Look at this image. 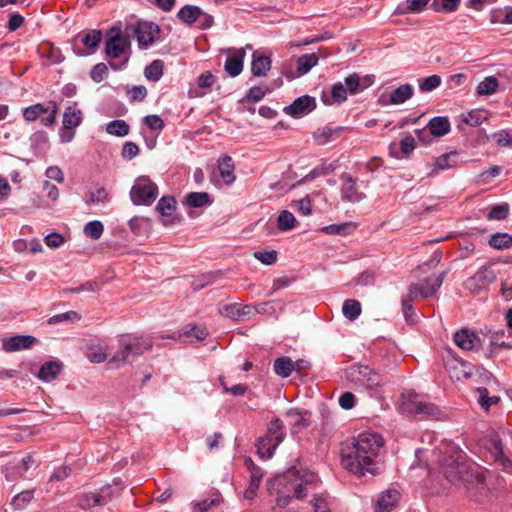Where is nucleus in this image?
I'll use <instances>...</instances> for the list:
<instances>
[{
    "label": "nucleus",
    "mask_w": 512,
    "mask_h": 512,
    "mask_svg": "<svg viewBox=\"0 0 512 512\" xmlns=\"http://www.w3.org/2000/svg\"><path fill=\"white\" fill-rule=\"evenodd\" d=\"M383 446V437L372 432H363L357 437L347 439L341 445L342 466L359 477L366 473L376 475Z\"/></svg>",
    "instance_id": "nucleus-1"
},
{
    "label": "nucleus",
    "mask_w": 512,
    "mask_h": 512,
    "mask_svg": "<svg viewBox=\"0 0 512 512\" xmlns=\"http://www.w3.org/2000/svg\"><path fill=\"white\" fill-rule=\"evenodd\" d=\"M317 481V475L310 471L298 470L295 467L288 469L286 473L277 476L274 480L275 485L281 487L277 492V506L284 508L292 499H303L310 489L316 487Z\"/></svg>",
    "instance_id": "nucleus-2"
},
{
    "label": "nucleus",
    "mask_w": 512,
    "mask_h": 512,
    "mask_svg": "<svg viewBox=\"0 0 512 512\" xmlns=\"http://www.w3.org/2000/svg\"><path fill=\"white\" fill-rule=\"evenodd\" d=\"M119 350L112 356L110 363H131L133 359L153 346L150 337L134 336L131 334H123L118 339Z\"/></svg>",
    "instance_id": "nucleus-3"
},
{
    "label": "nucleus",
    "mask_w": 512,
    "mask_h": 512,
    "mask_svg": "<svg viewBox=\"0 0 512 512\" xmlns=\"http://www.w3.org/2000/svg\"><path fill=\"white\" fill-rule=\"evenodd\" d=\"M444 474L451 483H463L468 490L475 488L479 490L480 493L486 490L483 475L478 472H474L465 462L458 460L451 461L444 468Z\"/></svg>",
    "instance_id": "nucleus-4"
},
{
    "label": "nucleus",
    "mask_w": 512,
    "mask_h": 512,
    "mask_svg": "<svg viewBox=\"0 0 512 512\" xmlns=\"http://www.w3.org/2000/svg\"><path fill=\"white\" fill-rule=\"evenodd\" d=\"M399 411L402 414L419 415L420 419L439 420L442 411L433 403L423 401L414 393H403L400 397Z\"/></svg>",
    "instance_id": "nucleus-5"
},
{
    "label": "nucleus",
    "mask_w": 512,
    "mask_h": 512,
    "mask_svg": "<svg viewBox=\"0 0 512 512\" xmlns=\"http://www.w3.org/2000/svg\"><path fill=\"white\" fill-rule=\"evenodd\" d=\"M285 426L281 419H273L267 428L264 436L260 437L257 443V451L261 457L271 458L277 446L283 441Z\"/></svg>",
    "instance_id": "nucleus-6"
},
{
    "label": "nucleus",
    "mask_w": 512,
    "mask_h": 512,
    "mask_svg": "<svg viewBox=\"0 0 512 512\" xmlns=\"http://www.w3.org/2000/svg\"><path fill=\"white\" fill-rule=\"evenodd\" d=\"M114 491L110 485L96 491L81 492L74 496L73 501L82 510H90L97 506L107 505L113 498Z\"/></svg>",
    "instance_id": "nucleus-7"
},
{
    "label": "nucleus",
    "mask_w": 512,
    "mask_h": 512,
    "mask_svg": "<svg viewBox=\"0 0 512 512\" xmlns=\"http://www.w3.org/2000/svg\"><path fill=\"white\" fill-rule=\"evenodd\" d=\"M346 377L349 381L373 389L383 384V377L376 370L367 365H353L346 370Z\"/></svg>",
    "instance_id": "nucleus-8"
},
{
    "label": "nucleus",
    "mask_w": 512,
    "mask_h": 512,
    "mask_svg": "<svg viewBox=\"0 0 512 512\" xmlns=\"http://www.w3.org/2000/svg\"><path fill=\"white\" fill-rule=\"evenodd\" d=\"M158 196L157 185L149 177H138L130 191V198L134 205H151Z\"/></svg>",
    "instance_id": "nucleus-9"
},
{
    "label": "nucleus",
    "mask_w": 512,
    "mask_h": 512,
    "mask_svg": "<svg viewBox=\"0 0 512 512\" xmlns=\"http://www.w3.org/2000/svg\"><path fill=\"white\" fill-rule=\"evenodd\" d=\"M43 114L47 116L41 118V123L49 127L56 122L58 114V105L55 101H48L46 104L36 103L23 109L22 115L27 122L37 120Z\"/></svg>",
    "instance_id": "nucleus-10"
},
{
    "label": "nucleus",
    "mask_w": 512,
    "mask_h": 512,
    "mask_svg": "<svg viewBox=\"0 0 512 512\" xmlns=\"http://www.w3.org/2000/svg\"><path fill=\"white\" fill-rule=\"evenodd\" d=\"M130 48L129 40L122 35L121 29L112 27L106 33L105 53L107 57L115 59Z\"/></svg>",
    "instance_id": "nucleus-11"
},
{
    "label": "nucleus",
    "mask_w": 512,
    "mask_h": 512,
    "mask_svg": "<svg viewBox=\"0 0 512 512\" xmlns=\"http://www.w3.org/2000/svg\"><path fill=\"white\" fill-rule=\"evenodd\" d=\"M446 276V272L443 271L437 276L428 277L423 283H412L409 285L408 290L410 293L420 296L422 298H428L435 294V292L441 287L443 280Z\"/></svg>",
    "instance_id": "nucleus-12"
},
{
    "label": "nucleus",
    "mask_w": 512,
    "mask_h": 512,
    "mask_svg": "<svg viewBox=\"0 0 512 512\" xmlns=\"http://www.w3.org/2000/svg\"><path fill=\"white\" fill-rule=\"evenodd\" d=\"M448 356L452 359L446 360L445 366L452 379L457 381L462 379H468L471 377L473 372V366L457 357L450 349L447 350Z\"/></svg>",
    "instance_id": "nucleus-13"
},
{
    "label": "nucleus",
    "mask_w": 512,
    "mask_h": 512,
    "mask_svg": "<svg viewBox=\"0 0 512 512\" xmlns=\"http://www.w3.org/2000/svg\"><path fill=\"white\" fill-rule=\"evenodd\" d=\"M285 417L290 425V432L292 436L308 428L311 425V412L304 409H289Z\"/></svg>",
    "instance_id": "nucleus-14"
},
{
    "label": "nucleus",
    "mask_w": 512,
    "mask_h": 512,
    "mask_svg": "<svg viewBox=\"0 0 512 512\" xmlns=\"http://www.w3.org/2000/svg\"><path fill=\"white\" fill-rule=\"evenodd\" d=\"M316 108V100L309 95L296 98L290 105L284 108V112L294 118L307 115Z\"/></svg>",
    "instance_id": "nucleus-15"
},
{
    "label": "nucleus",
    "mask_w": 512,
    "mask_h": 512,
    "mask_svg": "<svg viewBox=\"0 0 512 512\" xmlns=\"http://www.w3.org/2000/svg\"><path fill=\"white\" fill-rule=\"evenodd\" d=\"M159 31V27L153 22H140L134 29V36L140 47L147 48L154 43Z\"/></svg>",
    "instance_id": "nucleus-16"
},
{
    "label": "nucleus",
    "mask_w": 512,
    "mask_h": 512,
    "mask_svg": "<svg viewBox=\"0 0 512 512\" xmlns=\"http://www.w3.org/2000/svg\"><path fill=\"white\" fill-rule=\"evenodd\" d=\"M37 342L38 340L31 335H15L2 340V349L7 353L27 350Z\"/></svg>",
    "instance_id": "nucleus-17"
},
{
    "label": "nucleus",
    "mask_w": 512,
    "mask_h": 512,
    "mask_svg": "<svg viewBox=\"0 0 512 512\" xmlns=\"http://www.w3.org/2000/svg\"><path fill=\"white\" fill-rule=\"evenodd\" d=\"M374 82V76L366 75L361 78L357 73H352L344 79V87L351 95L357 94L370 87Z\"/></svg>",
    "instance_id": "nucleus-18"
},
{
    "label": "nucleus",
    "mask_w": 512,
    "mask_h": 512,
    "mask_svg": "<svg viewBox=\"0 0 512 512\" xmlns=\"http://www.w3.org/2000/svg\"><path fill=\"white\" fill-rule=\"evenodd\" d=\"M221 314L233 320H243L255 315L253 305H240L238 303L227 304L221 309Z\"/></svg>",
    "instance_id": "nucleus-19"
},
{
    "label": "nucleus",
    "mask_w": 512,
    "mask_h": 512,
    "mask_svg": "<svg viewBox=\"0 0 512 512\" xmlns=\"http://www.w3.org/2000/svg\"><path fill=\"white\" fill-rule=\"evenodd\" d=\"M341 179L343 180L341 189L342 199L349 202H359L364 199L365 195L358 191L356 181L351 175L344 173L341 175Z\"/></svg>",
    "instance_id": "nucleus-20"
},
{
    "label": "nucleus",
    "mask_w": 512,
    "mask_h": 512,
    "mask_svg": "<svg viewBox=\"0 0 512 512\" xmlns=\"http://www.w3.org/2000/svg\"><path fill=\"white\" fill-rule=\"evenodd\" d=\"M454 343L462 350H472L480 342L479 336L467 328H463L453 335Z\"/></svg>",
    "instance_id": "nucleus-21"
},
{
    "label": "nucleus",
    "mask_w": 512,
    "mask_h": 512,
    "mask_svg": "<svg viewBox=\"0 0 512 512\" xmlns=\"http://www.w3.org/2000/svg\"><path fill=\"white\" fill-rule=\"evenodd\" d=\"M400 494L397 490L389 489L379 495L376 505L375 512H390L399 501Z\"/></svg>",
    "instance_id": "nucleus-22"
},
{
    "label": "nucleus",
    "mask_w": 512,
    "mask_h": 512,
    "mask_svg": "<svg viewBox=\"0 0 512 512\" xmlns=\"http://www.w3.org/2000/svg\"><path fill=\"white\" fill-rule=\"evenodd\" d=\"M102 40V33L100 30H91L82 36L81 42L86 47V51L80 49L75 50L77 55H91L96 52Z\"/></svg>",
    "instance_id": "nucleus-23"
},
{
    "label": "nucleus",
    "mask_w": 512,
    "mask_h": 512,
    "mask_svg": "<svg viewBox=\"0 0 512 512\" xmlns=\"http://www.w3.org/2000/svg\"><path fill=\"white\" fill-rule=\"evenodd\" d=\"M207 335L208 332L205 327L189 324L186 325L181 331L169 336V338L175 340H185L193 336L196 340L202 341L207 337Z\"/></svg>",
    "instance_id": "nucleus-24"
},
{
    "label": "nucleus",
    "mask_w": 512,
    "mask_h": 512,
    "mask_svg": "<svg viewBox=\"0 0 512 512\" xmlns=\"http://www.w3.org/2000/svg\"><path fill=\"white\" fill-rule=\"evenodd\" d=\"M83 119L82 111L77 107V104L68 106L63 114V128L65 130H73L78 127Z\"/></svg>",
    "instance_id": "nucleus-25"
},
{
    "label": "nucleus",
    "mask_w": 512,
    "mask_h": 512,
    "mask_svg": "<svg viewBox=\"0 0 512 512\" xmlns=\"http://www.w3.org/2000/svg\"><path fill=\"white\" fill-rule=\"evenodd\" d=\"M235 166L233 160L229 155H224L218 161V170L221 178L226 185L234 183L236 177L234 174Z\"/></svg>",
    "instance_id": "nucleus-26"
},
{
    "label": "nucleus",
    "mask_w": 512,
    "mask_h": 512,
    "mask_svg": "<svg viewBox=\"0 0 512 512\" xmlns=\"http://www.w3.org/2000/svg\"><path fill=\"white\" fill-rule=\"evenodd\" d=\"M414 90L412 85L406 83L400 85L396 89H394L389 97L388 102H382L383 104H393L399 105L409 100L413 96Z\"/></svg>",
    "instance_id": "nucleus-27"
},
{
    "label": "nucleus",
    "mask_w": 512,
    "mask_h": 512,
    "mask_svg": "<svg viewBox=\"0 0 512 512\" xmlns=\"http://www.w3.org/2000/svg\"><path fill=\"white\" fill-rule=\"evenodd\" d=\"M271 68V60L268 56H264L258 54L257 52L253 53L252 63H251V72L256 77L266 76L267 72Z\"/></svg>",
    "instance_id": "nucleus-28"
},
{
    "label": "nucleus",
    "mask_w": 512,
    "mask_h": 512,
    "mask_svg": "<svg viewBox=\"0 0 512 512\" xmlns=\"http://www.w3.org/2000/svg\"><path fill=\"white\" fill-rule=\"evenodd\" d=\"M347 93L344 84L338 82L332 86L330 95L323 93L322 101L325 105L340 104L347 99Z\"/></svg>",
    "instance_id": "nucleus-29"
},
{
    "label": "nucleus",
    "mask_w": 512,
    "mask_h": 512,
    "mask_svg": "<svg viewBox=\"0 0 512 512\" xmlns=\"http://www.w3.org/2000/svg\"><path fill=\"white\" fill-rule=\"evenodd\" d=\"M62 369V363L59 361L45 362L39 369L37 377L45 382L54 380Z\"/></svg>",
    "instance_id": "nucleus-30"
},
{
    "label": "nucleus",
    "mask_w": 512,
    "mask_h": 512,
    "mask_svg": "<svg viewBox=\"0 0 512 512\" xmlns=\"http://www.w3.org/2000/svg\"><path fill=\"white\" fill-rule=\"evenodd\" d=\"M427 128L431 135L442 137L450 131L451 126L447 117L437 116L428 122Z\"/></svg>",
    "instance_id": "nucleus-31"
},
{
    "label": "nucleus",
    "mask_w": 512,
    "mask_h": 512,
    "mask_svg": "<svg viewBox=\"0 0 512 512\" xmlns=\"http://www.w3.org/2000/svg\"><path fill=\"white\" fill-rule=\"evenodd\" d=\"M244 57L245 52L241 49L235 56L227 58L224 68L230 76L236 77L242 72Z\"/></svg>",
    "instance_id": "nucleus-32"
},
{
    "label": "nucleus",
    "mask_w": 512,
    "mask_h": 512,
    "mask_svg": "<svg viewBox=\"0 0 512 512\" xmlns=\"http://www.w3.org/2000/svg\"><path fill=\"white\" fill-rule=\"evenodd\" d=\"M342 131L341 127H323L319 128L314 132V139L315 141L320 144L324 145L331 141H334L340 136V133Z\"/></svg>",
    "instance_id": "nucleus-33"
},
{
    "label": "nucleus",
    "mask_w": 512,
    "mask_h": 512,
    "mask_svg": "<svg viewBox=\"0 0 512 512\" xmlns=\"http://www.w3.org/2000/svg\"><path fill=\"white\" fill-rule=\"evenodd\" d=\"M204 13L198 6L185 5L177 13V17L185 24L192 25Z\"/></svg>",
    "instance_id": "nucleus-34"
},
{
    "label": "nucleus",
    "mask_w": 512,
    "mask_h": 512,
    "mask_svg": "<svg viewBox=\"0 0 512 512\" xmlns=\"http://www.w3.org/2000/svg\"><path fill=\"white\" fill-rule=\"evenodd\" d=\"M273 369L276 375L288 378L294 371L293 360L288 356H282L274 360Z\"/></svg>",
    "instance_id": "nucleus-35"
},
{
    "label": "nucleus",
    "mask_w": 512,
    "mask_h": 512,
    "mask_svg": "<svg viewBox=\"0 0 512 512\" xmlns=\"http://www.w3.org/2000/svg\"><path fill=\"white\" fill-rule=\"evenodd\" d=\"M212 203L210 196L207 192H191L183 202L184 205L193 208H201Z\"/></svg>",
    "instance_id": "nucleus-36"
},
{
    "label": "nucleus",
    "mask_w": 512,
    "mask_h": 512,
    "mask_svg": "<svg viewBox=\"0 0 512 512\" xmlns=\"http://www.w3.org/2000/svg\"><path fill=\"white\" fill-rule=\"evenodd\" d=\"M488 118V111L477 109L461 115V121L472 127L481 125Z\"/></svg>",
    "instance_id": "nucleus-37"
},
{
    "label": "nucleus",
    "mask_w": 512,
    "mask_h": 512,
    "mask_svg": "<svg viewBox=\"0 0 512 512\" xmlns=\"http://www.w3.org/2000/svg\"><path fill=\"white\" fill-rule=\"evenodd\" d=\"M488 244L497 250H506L512 247V235L508 233H494L491 235Z\"/></svg>",
    "instance_id": "nucleus-38"
},
{
    "label": "nucleus",
    "mask_w": 512,
    "mask_h": 512,
    "mask_svg": "<svg viewBox=\"0 0 512 512\" xmlns=\"http://www.w3.org/2000/svg\"><path fill=\"white\" fill-rule=\"evenodd\" d=\"M429 2L430 0H406L404 5L398 6L397 13H420L427 7Z\"/></svg>",
    "instance_id": "nucleus-39"
},
{
    "label": "nucleus",
    "mask_w": 512,
    "mask_h": 512,
    "mask_svg": "<svg viewBox=\"0 0 512 512\" xmlns=\"http://www.w3.org/2000/svg\"><path fill=\"white\" fill-rule=\"evenodd\" d=\"M106 132L117 137H124L129 134L130 126L121 119L112 120L106 125Z\"/></svg>",
    "instance_id": "nucleus-40"
},
{
    "label": "nucleus",
    "mask_w": 512,
    "mask_h": 512,
    "mask_svg": "<svg viewBox=\"0 0 512 512\" xmlns=\"http://www.w3.org/2000/svg\"><path fill=\"white\" fill-rule=\"evenodd\" d=\"M164 63L160 59L153 60L144 70L145 77L153 82H157L163 75Z\"/></svg>",
    "instance_id": "nucleus-41"
},
{
    "label": "nucleus",
    "mask_w": 512,
    "mask_h": 512,
    "mask_svg": "<svg viewBox=\"0 0 512 512\" xmlns=\"http://www.w3.org/2000/svg\"><path fill=\"white\" fill-rule=\"evenodd\" d=\"M498 85L499 83L496 77H485L484 80L478 84L476 88V93L479 96L491 95L496 92Z\"/></svg>",
    "instance_id": "nucleus-42"
},
{
    "label": "nucleus",
    "mask_w": 512,
    "mask_h": 512,
    "mask_svg": "<svg viewBox=\"0 0 512 512\" xmlns=\"http://www.w3.org/2000/svg\"><path fill=\"white\" fill-rule=\"evenodd\" d=\"M318 63V56L315 53L304 54L297 60V71L300 74L308 73Z\"/></svg>",
    "instance_id": "nucleus-43"
},
{
    "label": "nucleus",
    "mask_w": 512,
    "mask_h": 512,
    "mask_svg": "<svg viewBox=\"0 0 512 512\" xmlns=\"http://www.w3.org/2000/svg\"><path fill=\"white\" fill-rule=\"evenodd\" d=\"M176 200L172 196H163L156 205V211L162 216H171L176 210Z\"/></svg>",
    "instance_id": "nucleus-44"
},
{
    "label": "nucleus",
    "mask_w": 512,
    "mask_h": 512,
    "mask_svg": "<svg viewBox=\"0 0 512 512\" xmlns=\"http://www.w3.org/2000/svg\"><path fill=\"white\" fill-rule=\"evenodd\" d=\"M342 312L344 316L351 321L357 319L361 314L360 302L354 299L345 300L342 306Z\"/></svg>",
    "instance_id": "nucleus-45"
},
{
    "label": "nucleus",
    "mask_w": 512,
    "mask_h": 512,
    "mask_svg": "<svg viewBox=\"0 0 512 512\" xmlns=\"http://www.w3.org/2000/svg\"><path fill=\"white\" fill-rule=\"evenodd\" d=\"M222 496L219 492H214L210 499H204L194 504L193 512H207L210 508L220 505Z\"/></svg>",
    "instance_id": "nucleus-46"
},
{
    "label": "nucleus",
    "mask_w": 512,
    "mask_h": 512,
    "mask_svg": "<svg viewBox=\"0 0 512 512\" xmlns=\"http://www.w3.org/2000/svg\"><path fill=\"white\" fill-rule=\"evenodd\" d=\"M33 497L34 489L22 491L13 497L11 505L17 510H23L32 501Z\"/></svg>",
    "instance_id": "nucleus-47"
},
{
    "label": "nucleus",
    "mask_w": 512,
    "mask_h": 512,
    "mask_svg": "<svg viewBox=\"0 0 512 512\" xmlns=\"http://www.w3.org/2000/svg\"><path fill=\"white\" fill-rule=\"evenodd\" d=\"M271 92L272 89L269 87L253 86L247 91L243 101L256 103L261 101L267 93Z\"/></svg>",
    "instance_id": "nucleus-48"
},
{
    "label": "nucleus",
    "mask_w": 512,
    "mask_h": 512,
    "mask_svg": "<svg viewBox=\"0 0 512 512\" xmlns=\"http://www.w3.org/2000/svg\"><path fill=\"white\" fill-rule=\"evenodd\" d=\"M478 403L482 408L488 410L491 406L496 405L500 398L498 396H489V391L486 387L477 388Z\"/></svg>",
    "instance_id": "nucleus-49"
},
{
    "label": "nucleus",
    "mask_w": 512,
    "mask_h": 512,
    "mask_svg": "<svg viewBox=\"0 0 512 512\" xmlns=\"http://www.w3.org/2000/svg\"><path fill=\"white\" fill-rule=\"evenodd\" d=\"M458 157L457 152H450L439 156L435 161L436 170H445L454 167L457 163L456 158Z\"/></svg>",
    "instance_id": "nucleus-50"
},
{
    "label": "nucleus",
    "mask_w": 512,
    "mask_h": 512,
    "mask_svg": "<svg viewBox=\"0 0 512 512\" xmlns=\"http://www.w3.org/2000/svg\"><path fill=\"white\" fill-rule=\"evenodd\" d=\"M296 223V218L294 215L288 211L283 210L278 216L277 224L280 231H289L294 228Z\"/></svg>",
    "instance_id": "nucleus-51"
},
{
    "label": "nucleus",
    "mask_w": 512,
    "mask_h": 512,
    "mask_svg": "<svg viewBox=\"0 0 512 512\" xmlns=\"http://www.w3.org/2000/svg\"><path fill=\"white\" fill-rule=\"evenodd\" d=\"M129 227L136 235H143L150 227V220L145 217L135 216L130 219Z\"/></svg>",
    "instance_id": "nucleus-52"
},
{
    "label": "nucleus",
    "mask_w": 512,
    "mask_h": 512,
    "mask_svg": "<svg viewBox=\"0 0 512 512\" xmlns=\"http://www.w3.org/2000/svg\"><path fill=\"white\" fill-rule=\"evenodd\" d=\"M460 0H433L432 9L436 12H454L458 9Z\"/></svg>",
    "instance_id": "nucleus-53"
},
{
    "label": "nucleus",
    "mask_w": 512,
    "mask_h": 512,
    "mask_svg": "<svg viewBox=\"0 0 512 512\" xmlns=\"http://www.w3.org/2000/svg\"><path fill=\"white\" fill-rule=\"evenodd\" d=\"M84 234L93 240H98L104 231L102 222L98 220L90 221L84 226Z\"/></svg>",
    "instance_id": "nucleus-54"
},
{
    "label": "nucleus",
    "mask_w": 512,
    "mask_h": 512,
    "mask_svg": "<svg viewBox=\"0 0 512 512\" xmlns=\"http://www.w3.org/2000/svg\"><path fill=\"white\" fill-rule=\"evenodd\" d=\"M509 215V205L508 203H501L493 205L487 215L489 220H504Z\"/></svg>",
    "instance_id": "nucleus-55"
},
{
    "label": "nucleus",
    "mask_w": 512,
    "mask_h": 512,
    "mask_svg": "<svg viewBox=\"0 0 512 512\" xmlns=\"http://www.w3.org/2000/svg\"><path fill=\"white\" fill-rule=\"evenodd\" d=\"M30 142L34 150H44L48 146L49 138L45 131H36L31 135Z\"/></svg>",
    "instance_id": "nucleus-56"
},
{
    "label": "nucleus",
    "mask_w": 512,
    "mask_h": 512,
    "mask_svg": "<svg viewBox=\"0 0 512 512\" xmlns=\"http://www.w3.org/2000/svg\"><path fill=\"white\" fill-rule=\"evenodd\" d=\"M81 319L80 314L75 311H67L61 314H56L48 319L49 324H58L61 322H76Z\"/></svg>",
    "instance_id": "nucleus-57"
},
{
    "label": "nucleus",
    "mask_w": 512,
    "mask_h": 512,
    "mask_svg": "<svg viewBox=\"0 0 512 512\" xmlns=\"http://www.w3.org/2000/svg\"><path fill=\"white\" fill-rule=\"evenodd\" d=\"M441 77L439 75H431L419 80V89L422 92H429L441 85Z\"/></svg>",
    "instance_id": "nucleus-58"
},
{
    "label": "nucleus",
    "mask_w": 512,
    "mask_h": 512,
    "mask_svg": "<svg viewBox=\"0 0 512 512\" xmlns=\"http://www.w3.org/2000/svg\"><path fill=\"white\" fill-rule=\"evenodd\" d=\"M494 449H495V457L501 463L505 470H509L512 468V461L508 459L503 452L502 443L500 439H495L493 441Z\"/></svg>",
    "instance_id": "nucleus-59"
},
{
    "label": "nucleus",
    "mask_w": 512,
    "mask_h": 512,
    "mask_svg": "<svg viewBox=\"0 0 512 512\" xmlns=\"http://www.w3.org/2000/svg\"><path fill=\"white\" fill-rule=\"evenodd\" d=\"M277 251L275 250H262L256 251L254 257L264 265H273L277 261Z\"/></svg>",
    "instance_id": "nucleus-60"
},
{
    "label": "nucleus",
    "mask_w": 512,
    "mask_h": 512,
    "mask_svg": "<svg viewBox=\"0 0 512 512\" xmlns=\"http://www.w3.org/2000/svg\"><path fill=\"white\" fill-rule=\"evenodd\" d=\"M497 145L512 148V130L502 129L493 135Z\"/></svg>",
    "instance_id": "nucleus-61"
},
{
    "label": "nucleus",
    "mask_w": 512,
    "mask_h": 512,
    "mask_svg": "<svg viewBox=\"0 0 512 512\" xmlns=\"http://www.w3.org/2000/svg\"><path fill=\"white\" fill-rule=\"evenodd\" d=\"M109 199V194L104 187H98L89 192V203H104Z\"/></svg>",
    "instance_id": "nucleus-62"
},
{
    "label": "nucleus",
    "mask_w": 512,
    "mask_h": 512,
    "mask_svg": "<svg viewBox=\"0 0 512 512\" xmlns=\"http://www.w3.org/2000/svg\"><path fill=\"white\" fill-rule=\"evenodd\" d=\"M107 74H108L107 66L104 63H98L92 68V70L90 72V77L92 78V80L94 82L99 83L106 78Z\"/></svg>",
    "instance_id": "nucleus-63"
},
{
    "label": "nucleus",
    "mask_w": 512,
    "mask_h": 512,
    "mask_svg": "<svg viewBox=\"0 0 512 512\" xmlns=\"http://www.w3.org/2000/svg\"><path fill=\"white\" fill-rule=\"evenodd\" d=\"M143 121L145 125L151 130L162 131L164 128V122L162 118L158 115L153 114L145 116Z\"/></svg>",
    "instance_id": "nucleus-64"
}]
</instances>
